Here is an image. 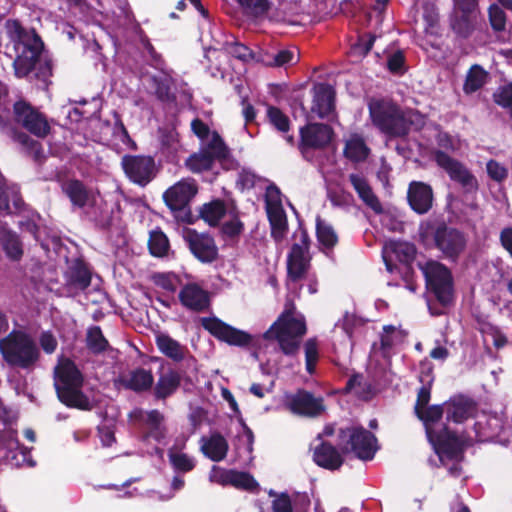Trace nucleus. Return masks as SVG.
I'll use <instances>...</instances> for the list:
<instances>
[{"label":"nucleus","instance_id":"8","mask_svg":"<svg viewBox=\"0 0 512 512\" xmlns=\"http://www.w3.org/2000/svg\"><path fill=\"white\" fill-rule=\"evenodd\" d=\"M430 235L434 247L439 250L443 257L457 261L466 247V238L462 231L447 225L444 221L427 223L426 229L421 233L422 237Z\"/></svg>","mask_w":512,"mask_h":512},{"label":"nucleus","instance_id":"7","mask_svg":"<svg viewBox=\"0 0 512 512\" xmlns=\"http://www.w3.org/2000/svg\"><path fill=\"white\" fill-rule=\"evenodd\" d=\"M418 266L424 275L428 292L441 306H450L454 301V281L450 269L435 260L419 263Z\"/></svg>","mask_w":512,"mask_h":512},{"label":"nucleus","instance_id":"53","mask_svg":"<svg viewBox=\"0 0 512 512\" xmlns=\"http://www.w3.org/2000/svg\"><path fill=\"white\" fill-rule=\"evenodd\" d=\"M153 281L158 287L174 293L177 290L179 277L174 273H156L153 275Z\"/></svg>","mask_w":512,"mask_h":512},{"label":"nucleus","instance_id":"1","mask_svg":"<svg viewBox=\"0 0 512 512\" xmlns=\"http://www.w3.org/2000/svg\"><path fill=\"white\" fill-rule=\"evenodd\" d=\"M19 126L35 137L44 139L51 132L47 116L25 100H18L13 104L12 121L0 115V133L19 144L34 162L42 164L46 159L42 144Z\"/></svg>","mask_w":512,"mask_h":512},{"label":"nucleus","instance_id":"16","mask_svg":"<svg viewBox=\"0 0 512 512\" xmlns=\"http://www.w3.org/2000/svg\"><path fill=\"white\" fill-rule=\"evenodd\" d=\"M198 192V186L193 178H183L169 187L163 193L165 205L173 212L184 211Z\"/></svg>","mask_w":512,"mask_h":512},{"label":"nucleus","instance_id":"13","mask_svg":"<svg viewBox=\"0 0 512 512\" xmlns=\"http://www.w3.org/2000/svg\"><path fill=\"white\" fill-rule=\"evenodd\" d=\"M126 177L134 184L145 187L157 176L155 160L149 155L126 154L121 158Z\"/></svg>","mask_w":512,"mask_h":512},{"label":"nucleus","instance_id":"26","mask_svg":"<svg viewBox=\"0 0 512 512\" xmlns=\"http://www.w3.org/2000/svg\"><path fill=\"white\" fill-rule=\"evenodd\" d=\"M313 104L311 111L320 119L328 118L335 111L336 91L326 83H320L314 88Z\"/></svg>","mask_w":512,"mask_h":512},{"label":"nucleus","instance_id":"15","mask_svg":"<svg viewBox=\"0 0 512 512\" xmlns=\"http://www.w3.org/2000/svg\"><path fill=\"white\" fill-rule=\"evenodd\" d=\"M201 325L214 338L232 346L244 347L252 341V336L249 333L239 330L217 317H203Z\"/></svg>","mask_w":512,"mask_h":512},{"label":"nucleus","instance_id":"34","mask_svg":"<svg viewBox=\"0 0 512 512\" xmlns=\"http://www.w3.org/2000/svg\"><path fill=\"white\" fill-rule=\"evenodd\" d=\"M370 148L365 142V139L359 134H352L345 142L343 154L344 156L354 163L366 161L370 155Z\"/></svg>","mask_w":512,"mask_h":512},{"label":"nucleus","instance_id":"28","mask_svg":"<svg viewBox=\"0 0 512 512\" xmlns=\"http://www.w3.org/2000/svg\"><path fill=\"white\" fill-rule=\"evenodd\" d=\"M184 371L182 369L169 368L161 374L153 388V395L156 400H166L171 397L180 387Z\"/></svg>","mask_w":512,"mask_h":512},{"label":"nucleus","instance_id":"48","mask_svg":"<svg viewBox=\"0 0 512 512\" xmlns=\"http://www.w3.org/2000/svg\"><path fill=\"white\" fill-rule=\"evenodd\" d=\"M306 371L312 375L316 370L319 360L318 341L316 338H309L304 345Z\"/></svg>","mask_w":512,"mask_h":512},{"label":"nucleus","instance_id":"19","mask_svg":"<svg viewBox=\"0 0 512 512\" xmlns=\"http://www.w3.org/2000/svg\"><path fill=\"white\" fill-rule=\"evenodd\" d=\"M287 406L292 413L310 418L320 416L325 410L324 399L305 389H298L289 396Z\"/></svg>","mask_w":512,"mask_h":512},{"label":"nucleus","instance_id":"31","mask_svg":"<svg viewBox=\"0 0 512 512\" xmlns=\"http://www.w3.org/2000/svg\"><path fill=\"white\" fill-rule=\"evenodd\" d=\"M268 221L271 229V237L275 242L280 243L284 240L288 231L287 215L282 205H275L273 208L266 209Z\"/></svg>","mask_w":512,"mask_h":512},{"label":"nucleus","instance_id":"10","mask_svg":"<svg viewBox=\"0 0 512 512\" xmlns=\"http://www.w3.org/2000/svg\"><path fill=\"white\" fill-rule=\"evenodd\" d=\"M427 438L433 445L436 454L440 457L445 456L449 460H461L470 440L467 433L458 434L451 430L447 423H442L438 431Z\"/></svg>","mask_w":512,"mask_h":512},{"label":"nucleus","instance_id":"44","mask_svg":"<svg viewBox=\"0 0 512 512\" xmlns=\"http://www.w3.org/2000/svg\"><path fill=\"white\" fill-rule=\"evenodd\" d=\"M246 15L254 18L263 17L271 9L269 0H235Z\"/></svg>","mask_w":512,"mask_h":512},{"label":"nucleus","instance_id":"64","mask_svg":"<svg viewBox=\"0 0 512 512\" xmlns=\"http://www.w3.org/2000/svg\"><path fill=\"white\" fill-rule=\"evenodd\" d=\"M311 505L307 494H296L292 500L293 512H308Z\"/></svg>","mask_w":512,"mask_h":512},{"label":"nucleus","instance_id":"58","mask_svg":"<svg viewBox=\"0 0 512 512\" xmlns=\"http://www.w3.org/2000/svg\"><path fill=\"white\" fill-rule=\"evenodd\" d=\"M405 64V56L402 51H396L388 57L387 68L393 74L402 73Z\"/></svg>","mask_w":512,"mask_h":512},{"label":"nucleus","instance_id":"5","mask_svg":"<svg viewBox=\"0 0 512 512\" xmlns=\"http://www.w3.org/2000/svg\"><path fill=\"white\" fill-rule=\"evenodd\" d=\"M0 354L8 366L22 370L34 369L40 359L36 342L21 330H12L0 339Z\"/></svg>","mask_w":512,"mask_h":512},{"label":"nucleus","instance_id":"27","mask_svg":"<svg viewBox=\"0 0 512 512\" xmlns=\"http://www.w3.org/2000/svg\"><path fill=\"white\" fill-rule=\"evenodd\" d=\"M341 450L328 441H322L313 451V461L324 469L335 471L344 463Z\"/></svg>","mask_w":512,"mask_h":512},{"label":"nucleus","instance_id":"41","mask_svg":"<svg viewBox=\"0 0 512 512\" xmlns=\"http://www.w3.org/2000/svg\"><path fill=\"white\" fill-rule=\"evenodd\" d=\"M389 248L399 262L405 264L407 269L411 268V264L414 261L417 253L414 244L409 242L396 241L392 242Z\"/></svg>","mask_w":512,"mask_h":512},{"label":"nucleus","instance_id":"54","mask_svg":"<svg viewBox=\"0 0 512 512\" xmlns=\"http://www.w3.org/2000/svg\"><path fill=\"white\" fill-rule=\"evenodd\" d=\"M220 231L226 239L234 240L243 233L244 223L238 217H235L232 220L224 222Z\"/></svg>","mask_w":512,"mask_h":512},{"label":"nucleus","instance_id":"43","mask_svg":"<svg viewBox=\"0 0 512 512\" xmlns=\"http://www.w3.org/2000/svg\"><path fill=\"white\" fill-rule=\"evenodd\" d=\"M168 459L171 467L176 473H188L196 466L194 458L190 457L186 453L175 452L172 449L168 451Z\"/></svg>","mask_w":512,"mask_h":512},{"label":"nucleus","instance_id":"6","mask_svg":"<svg viewBox=\"0 0 512 512\" xmlns=\"http://www.w3.org/2000/svg\"><path fill=\"white\" fill-rule=\"evenodd\" d=\"M337 441L343 454L353 453L363 461L372 460L377 451L376 436L360 425L339 428Z\"/></svg>","mask_w":512,"mask_h":512},{"label":"nucleus","instance_id":"39","mask_svg":"<svg viewBox=\"0 0 512 512\" xmlns=\"http://www.w3.org/2000/svg\"><path fill=\"white\" fill-rule=\"evenodd\" d=\"M316 237L325 250H332L338 243V236L333 227L320 217L316 219Z\"/></svg>","mask_w":512,"mask_h":512},{"label":"nucleus","instance_id":"60","mask_svg":"<svg viewBox=\"0 0 512 512\" xmlns=\"http://www.w3.org/2000/svg\"><path fill=\"white\" fill-rule=\"evenodd\" d=\"M431 398V383L423 385L417 393V399L414 406V413L428 406Z\"/></svg>","mask_w":512,"mask_h":512},{"label":"nucleus","instance_id":"46","mask_svg":"<svg viewBox=\"0 0 512 512\" xmlns=\"http://www.w3.org/2000/svg\"><path fill=\"white\" fill-rule=\"evenodd\" d=\"M3 248L12 260H19L23 255L22 243L13 232H7L3 237Z\"/></svg>","mask_w":512,"mask_h":512},{"label":"nucleus","instance_id":"51","mask_svg":"<svg viewBox=\"0 0 512 512\" xmlns=\"http://www.w3.org/2000/svg\"><path fill=\"white\" fill-rule=\"evenodd\" d=\"M273 338L277 340L281 351L287 356H295L300 348V342L297 337L287 336L279 333H273Z\"/></svg>","mask_w":512,"mask_h":512},{"label":"nucleus","instance_id":"61","mask_svg":"<svg viewBox=\"0 0 512 512\" xmlns=\"http://www.w3.org/2000/svg\"><path fill=\"white\" fill-rule=\"evenodd\" d=\"M280 196V189L275 184L268 185L265 193L266 209L273 208L275 205H282Z\"/></svg>","mask_w":512,"mask_h":512},{"label":"nucleus","instance_id":"37","mask_svg":"<svg viewBox=\"0 0 512 512\" xmlns=\"http://www.w3.org/2000/svg\"><path fill=\"white\" fill-rule=\"evenodd\" d=\"M226 214V205L223 200L216 199L202 206L201 218L210 226L215 227Z\"/></svg>","mask_w":512,"mask_h":512},{"label":"nucleus","instance_id":"45","mask_svg":"<svg viewBox=\"0 0 512 512\" xmlns=\"http://www.w3.org/2000/svg\"><path fill=\"white\" fill-rule=\"evenodd\" d=\"M229 485L246 491H253L258 487L257 481L250 473L234 469H231Z\"/></svg>","mask_w":512,"mask_h":512},{"label":"nucleus","instance_id":"21","mask_svg":"<svg viewBox=\"0 0 512 512\" xmlns=\"http://www.w3.org/2000/svg\"><path fill=\"white\" fill-rule=\"evenodd\" d=\"M407 201L415 213L419 215L428 213L434 203L431 185L422 181H411L407 189Z\"/></svg>","mask_w":512,"mask_h":512},{"label":"nucleus","instance_id":"35","mask_svg":"<svg viewBox=\"0 0 512 512\" xmlns=\"http://www.w3.org/2000/svg\"><path fill=\"white\" fill-rule=\"evenodd\" d=\"M477 14L453 11L450 17L452 31L460 38L467 39L475 30Z\"/></svg>","mask_w":512,"mask_h":512},{"label":"nucleus","instance_id":"56","mask_svg":"<svg viewBox=\"0 0 512 512\" xmlns=\"http://www.w3.org/2000/svg\"><path fill=\"white\" fill-rule=\"evenodd\" d=\"M493 100L500 107L512 111V83L500 86L493 94Z\"/></svg>","mask_w":512,"mask_h":512},{"label":"nucleus","instance_id":"40","mask_svg":"<svg viewBox=\"0 0 512 512\" xmlns=\"http://www.w3.org/2000/svg\"><path fill=\"white\" fill-rule=\"evenodd\" d=\"M148 249L154 257H164L168 254L170 249L169 239L161 229H155L150 232Z\"/></svg>","mask_w":512,"mask_h":512},{"label":"nucleus","instance_id":"59","mask_svg":"<svg viewBox=\"0 0 512 512\" xmlns=\"http://www.w3.org/2000/svg\"><path fill=\"white\" fill-rule=\"evenodd\" d=\"M39 343L43 351L47 354L54 353L58 346L57 339L50 331H44L41 333Z\"/></svg>","mask_w":512,"mask_h":512},{"label":"nucleus","instance_id":"9","mask_svg":"<svg viewBox=\"0 0 512 512\" xmlns=\"http://www.w3.org/2000/svg\"><path fill=\"white\" fill-rule=\"evenodd\" d=\"M230 155L228 146L217 131L211 133L208 143L185 160V166L192 173H202L213 168L215 161L226 160Z\"/></svg>","mask_w":512,"mask_h":512},{"label":"nucleus","instance_id":"49","mask_svg":"<svg viewBox=\"0 0 512 512\" xmlns=\"http://www.w3.org/2000/svg\"><path fill=\"white\" fill-rule=\"evenodd\" d=\"M224 48L231 56L243 62L254 59L253 51L248 46L238 41H226Z\"/></svg>","mask_w":512,"mask_h":512},{"label":"nucleus","instance_id":"11","mask_svg":"<svg viewBox=\"0 0 512 512\" xmlns=\"http://www.w3.org/2000/svg\"><path fill=\"white\" fill-rule=\"evenodd\" d=\"M434 160L437 166L447 173L450 180L459 184L465 193L472 194L479 190L476 176L464 163L442 150L434 152Z\"/></svg>","mask_w":512,"mask_h":512},{"label":"nucleus","instance_id":"63","mask_svg":"<svg viewBox=\"0 0 512 512\" xmlns=\"http://www.w3.org/2000/svg\"><path fill=\"white\" fill-rule=\"evenodd\" d=\"M499 242L502 248L512 259V226L504 227L499 234Z\"/></svg>","mask_w":512,"mask_h":512},{"label":"nucleus","instance_id":"2","mask_svg":"<svg viewBox=\"0 0 512 512\" xmlns=\"http://www.w3.org/2000/svg\"><path fill=\"white\" fill-rule=\"evenodd\" d=\"M7 33L13 43L14 75L26 78L33 71L37 80L47 83L53 74L52 59L44 49V42L35 29H26L19 20H7Z\"/></svg>","mask_w":512,"mask_h":512},{"label":"nucleus","instance_id":"18","mask_svg":"<svg viewBox=\"0 0 512 512\" xmlns=\"http://www.w3.org/2000/svg\"><path fill=\"white\" fill-rule=\"evenodd\" d=\"M478 413V403L472 397L465 394H456L445 401L446 421L462 424L473 419Z\"/></svg>","mask_w":512,"mask_h":512},{"label":"nucleus","instance_id":"29","mask_svg":"<svg viewBox=\"0 0 512 512\" xmlns=\"http://www.w3.org/2000/svg\"><path fill=\"white\" fill-rule=\"evenodd\" d=\"M348 178L362 202L375 213H381L383 210L382 205L376 194L373 192L368 180L363 175L356 173H351Z\"/></svg>","mask_w":512,"mask_h":512},{"label":"nucleus","instance_id":"36","mask_svg":"<svg viewBox=\"0 0 512 512\" xmlns=\"http://www.w3.org/2000/svg\"><path fill=\"white\" fill-rule=\"evenodd\" d=\"M489 78V73L481 65H472L466 74L463 92L466 95L477 92L488 83Z\"/></svg>","mask_w":512,"mask_h":512},{"label":"nucleus","instance_id":"47","mask_svg":"<svg viewBox=\"0 0 512 512\" xmlns=\"http://www.w3.org/2000/svg\"><path fill=\"white\" fill-rule=\"evenodd\" d=\"M267 117L270 124L273 125L279 132L286 133L289 131L290 119L278 107L268 106Z\"/></svg>","mask_w":512,"mask_h":512},{"label":"nucleus","instance_id":"38","mask_svg":"<svg viewBox=\"0 0 512 512\" xmlns=\"http://www.w3.org/2000/svg\"><path fill=\"white\" fill-rule=\"evenodd\" d=\"M151 82L154 87V94L162 103H176V94L172 91V80L169 77L152 76Z\"/></svg>","mask_w":512,"mask_h":512},{"label":"nucleus","instance_id":"57","mask_svg":"<svg viewBox=\"0 0 512 512\" xmlns=\"http://www.w3.org/2000/svg\"><path fill=\"white\" fill-rule=\"evenodd\" d=\"M383 331L384 333L380 336V349L383 356H386L394 346L393 333L395 332V327L393 325H386L383 327Z\"/></svg>","mask_w":512,"mask_h":512},{"label":"nucleus","instance_id":"25","mask_svg":"<svg viewBox=\"0 0 512 512\" xmlns=\"http://www.w3.org/2000/svg\"><path fill=\"white\" fill-rule=\"evenodd\" d=\"M188 243L190 251L199 261L211 263L217 259L218 248L211 236L193 231L189 233Z\"/></svg>","mask_w":512,"mask_h":512},{"label":"nucleus","instance_id":"33","mask_svg":"<svg viewBox=\"0 0 512 512\" xmlns=\"http://www.w3.org/2000/svg\"><path fill=\"white\" fill-rule=\"evenodd\" d=\"M444 413L445 402L443 404L427 406L415 413L417 418L423 422L427 437H431V435L438 431L441 425L439 421L442 419Z\"/></svg>","mask_w":512,"mask_h":512},{"label":"nucleus","instance_id":"55","mask_svg":"<svg viewBox=\"0 0 512 512\" xmlns=\"http://www.w3.org/2000/svg\"><path fill=\"white\" fill-rule=\"evenodd\" d=\"M486 172L489 178L497 183L504 182L508 177V169L494 159L486 163Z\"/></svg>","mask_w":512,"mask_h":512},{"label":"nucleus","instance_id":"30","mask_svg":"<svg viewBox=\"0 0 512 512\" xmlns=\"http://www.w3.org/2000/svg\"><path fill=\"white\" fill-rule=\"evenodd\" d=\"M201 452L213 462H220L227 456L229 444L219 432H214L210 437L201 438Z\"/></svg>","mask_w":512,"mask_h":512},{"label":"nucleus","instance_id":"20","mask_svg":"<svg viewBox=\"0 0 512 512\" xmlns=\"http://www.w3.org/2000/svg\"><path fill=\"white\" fill-rule=\"evenodd\" d=\"M155 343L160 353L175 363L184 362L187 367L196 363V358L190 353L187 346L181 344L169 334H157Z\"/></svg>","mask_w":512,"mask_h":512},{"label":"nucleus","instance_id":"12","mask_svg":"<svg viewBox=\"0 0 512 512\" xmlns=\"http://www.w3.org/2000/svg\"><path fill=\"white\" fill-rule=\"evenodd\" d=\"M311 240L306 229H299V242L293 243L287 255V276L296 283L304 279L311 266Z\"/></svg>","mask_w":512,"mask_h":512},{"label":"nucleus","instance_id":"50","mask_svg":"<svg viewBox=\"0 0 512 512\" xmlns=\"http://www.w3.org/2000/svg\"><path fill=\"white\" fill-rule=\"evenodd\" d=\"M488 18L494 32H503L506 29L507 17L504 10L497 4L490 5Z\"/></svg>","mask_w":512,"mask_h":512},{"label":"nucleus","instance_id":"62","mask_svg":"<svg viewBox=\"0 0 512 512\" xmlns=\"http://www.w3.org/2000/svg\"><path fill=\"white\" fill-rule=\"evenodd\" d=\"M231 469H223L218 466H213L210 479L212 482L222 486H228L230 482Z\"/></svg>","mask_w":512,"mask_h":512},{"label":"nucleus","instance_id":"3","mask_svg":"<svg viewBox=\"0 0 512 512\" xmlns=\"http://www.w3.org/2000/svg\"><path fill=\"white\" fill-rule=\"evenodd\" d=\"M368 109L373 125L389 138H404L410 133L416 115L413 110L384 98L372 99Z\"/></svg>","mask_w":512,"mask_h":512},{"label":"nucleus","instance_id":"32","mask_svg":"<svg viewBox=\"0 0 512 512\" xmlns=\"http://www.w3.org/2000/svg\"><path fill=\"white\" fill-rule=\"evenodd\" d=\"M92 273L82 259H76L69 268L67 283L69 286L84 291L91 285Z\"/></svg>","mask_w":512,"mask_h":512},{"label":"nucleus","instance_id":"22","mask_svg":"<svg viewBox=\"0 0 512 512\" xmlns=\"http://www.w3.org/2000/svg\"><path fill=\"white\" fill-rule=\"evenodd\" d=\"M181 305L196 313H202L211 305L210 294L197 283H186L178 294Z\"/></svg>","mask_w":512,"mask_h":512},{"label":"nucleus","instance_id":"23","mask_svg":"<svg viewBox=\"0 0 512 512\" xmlns=\"http://www.w3.org/2000/svg\"><path fill=\"white\" fill-rule=\"evenodd\" d=\"M61 188L73 207L82 209L86 206L94 207L96 204V194L93 189L87 187L79 179H68L62 184Z\"/></svg>","mask_w":512,"mask_h":512},{"label":"nucleus","instance_id":"24","mask_svg":"<svg viewBox=\"0 0 512 512\" xmlns=\"http://www.w3.org/2000/svg\"><path fill=\"white\" fill-rule=\"evenodd\" d=\"M115 386H120L126 390L135 393H143L149 391L154 384V376L151 370L138 367L129 371L126 375L119 376L114 381Z\"/></svg>","mask_w":512,"mask_h":512},{"label":"nucleus","instance_id":"4","mask_svg":"<svg viewBox=\"0 0 512 512\" xmlns=\"http://www.w3.org/2000/svg\"><path fill=\"white\" fill-rule=\"evenodd\" d=\"M84 377L69 358L59 361L54 369V387L59 401L69 408L91 410L92 405L82 391Z\"/></svg>","mask_w":512,"mask_h":512},{"label":"nucleus","instance_id":"42","mask_svg":"<svg viewBox=\"0 0 512 512\" xmlns=\"http://www.w3.org/2000/svg\"><path fill=\"white\" fill-rule=\"evenodd\" d=\"M109 343L99 326H92L87 330L86 347L94 354H101L107 350Z\"/></svg>","mask_w":512,"mask_h":512},{"label":"nucleus","instance_id":"52","mask_svg":"<svg viewBox=\"0 0 512 512\" xmlns=\"http://www.w3.org/2000/svg\"><path fill=\"white\" fill-rule=\"evenodd\" d=\"M269 495L274 497L271 503L272 512H293L292 499L287 492L276 493L271 490Z\"/></svg>","mask_w":512,"mask_h":512},{"label":"nucleus","instance_id":"14","mask_svg":"<svg viewBox=\"0 0 512 512\" xmlns=\"http://www.w3.org/2000/svg\"><path fill=\"white\" fill-rule=\"evenodd\" d=\"M298 148L304 157L312 150L326 148L334 136L333 128L324 123H308L300 128Z\"/></svg>","mask_w":512,"mask_h":512},{"label":"nucleus","instance_id":"17","mask_svg":"<svg viewBox=\"0 0 512 512\" xmlns=\"http://www.w3.org/2000/svg\"><path fill=\"white\" fill-rule=\"evenodd\" d=\"M295 306H286L277 321L264 333V338L271 340L273 333L301 338L307 332L306 322L303 316L295 317Z\"/></svg>","mask_w":512,"mask_h":512}]
</instances>
